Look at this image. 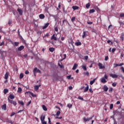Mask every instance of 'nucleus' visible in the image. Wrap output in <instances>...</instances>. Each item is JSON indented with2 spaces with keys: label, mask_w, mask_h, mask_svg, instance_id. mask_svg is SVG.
Listing matches in <instances>:
<instances>
[{
  "label": "nucleus",
  "mask_w": 124,
  "mask_h": 124,
  "mask_svg": "<svg viewBox=\"0 0 124 124\" xmlns=\"http://www.w3.org/2000/svg\"><path fill=\"white\" fill-rule=\"evenodd\" d=\"M36 72L37 73H40L41 74V71L39 70V69H37V67H35L33 70V75L35 76V77L36 76Z\"/></svg>",
  "instance_id": "f257e3e1"
},
{
  "label": "nucleus",
  "mask_w": 124,
  "mask_h": 124,
  "mask_svg": "<svg viewBox=\"0 0 124 124\" xmlns=\"http://www.w3.org/2000/svg\"><path fill=\"white\" fill-rule=\"evenodd\" d=\"M42 124H47V121H45V115H42L40 117Z\"/></svg>",
  "instance_id": "f03ea898"
},
{
  "label": "nucleus",
  "mask_w": 124,
  "mask_h": 124,
  "mask_svg": "<svg viewBox=\"0 0 124 124\" xmlns=\"http://www.w3.org/2000/svg\"><path fill=\"white\" fill-rule=\"evenodd\" d=\"M8 101L9 102V103H11V104H13L14 106H16L17 105V102L15 100H12L9 99V98H8Z\"/></svg>",
  "instance_id": "7ed1b4c3"
},
{
  "label": "nucleus",
  "mask_w": 124,
  "mask_h": 124,
  "mask_svg": "<svg viewBox=\"0 0 124 124\" xmlns=\"http://www.w3.org/2000/svg\"><path fill=\"white\" fill-rule=\"evenodd\" d=\"M89 34V32L88 31H84L82 35V38H85L86 36H88Z\"/></svg>",
  "instance_id": "20e7f679"
},
{
  "label": "nucleus",
  "mask_w": 124,
  "mask_h": 124,
  "mask_svg": "<svg viewBox=\"0 0 124 124\" xmlns=\"http://www.w3.org/2000/svg\"><path fill=\"white\" fill-rule=\"evenodd\" d=\"M93 117L94 116L93 115L92 117L88 118L87 119H86L85 117H83V120L84 122H89V121H91V120H92L93 118Z\"/></svg>",
  "instance_id": "39448f33"
},
{
  "label": "nucleus",
  "mask_w": 124,
  "mask_h": 124,
  "mask_svg": "<svg viewBox=\"0 0 124 124\" xmlns=\"http://www.w3.org/2000/svg\"><path fill=\"white\" fill-rule=\"evenodd\" d=\"M114 68H116L117 66H123L124 65V63H121L120 64L114 63L113 64Z\"/></svg>",
  "instance_id": "423d86ee"
},
{
  "label": "nucleus",
  "mask_w": 124,
  "mask_h": 124,
  "mask_svg": "<svg viewBox=\"0 0 124 124\" xmlns=\"http://www.w3.org/2000/svg\"><path fill=\"white\" fill-rule=\"evenodd\" d=\"M98 65L100 69H103V68H105V66L103 65L101 63H98Z\"/></svg>",
  "instance_id": "0eeeda50"
},
{
  "label": "nucleus",
  "mask_w": 124,
  "mask_h": 124,
  "mask_svg": "<svg viewBox=\"0 0 124 124\" xmlns=\"http://www.w3.org/2000/svg\"><path fill=\"white\" fill-rule=\"evenodd\" d=\"M24 49H25V46H21L19 47H17V50L19 51H23Z\"/></svg>",
  "instance_id": "6e6552de"
},
{
  "label": "nucleus",
  "mask_w": 124,
  "mask_h": 124,
  "mask_svg": "<svg viewBox=\"0 0 124 124\" xmlns=\"http://www.w3.org/2000/svg\"><path fill=\"white\" fill-rule=\"evenodd\" d=\"M17 12H18L19 15H23V10L20 8H18L17 9Z\"/></svg>",
  "instance_id": "1a4fd4ad"
},
{
  "label": "nucleus",
  "mask_w": 124,
  "mask_h": 124,
  "mask_svg": "<svg viewBox=\"0 0 124 124\" xmlns=\"http://www.w3.org/2000/svg\"><path fill=\"white\" fill-rule=\"evenodd\" d=\"M9 76V73L8 72H6L4 75V79L5 80H7L8 79V77Z\"/></svg>",
  "instance_id": "9d476101"
},
{
  "label": "nucleus",
  "mask_w": 124,
  "mask_h": 124,
  "mask_svg": "<svg viewBox=\"0 0 124 124\" xmlns=\"http://www.w3.org/2000/svg\"><path fill=\"white\" fill-rule=\"evenodd\" d=\"M103 90L104 92H107L108 90V87L107 85H104L103 87Z\"/></svg>",
  "instance_id": "9b49d317"
},
{
  "label": "nucleus",
  "mask_w": 124,
  "mask_h": 124,
  "mask_svg": "<svg viewBox=\"0 0 124 124\" xmlns=\"http://www.w3.org/2000/svg\"><path fill=\"white\" fill-rule=\"evenodd\" d=\"M109 76L110 77H112V78H118V75H116V74H109Z\"/></svg>",
  "instance_id": "f8f14e48"
},
{
  "label": "nucleus",
  "mask_w": 124,
  "mask_h": 124,
  "mask_svg": "<svg viewBox=\"0 0 124 124\" xmlns=\"http://www.w3.org/2000/svg\"><path fill=\"white\" fill-rule=\"evenodd\" d=\"M55 35H55V34H54L51 36V40H55V41L57 40V37L55 36Z\"/></svg>",
  "instance_id": "ddd939ff"
},
{
  "label": "nucleus",
  "mask_w": 124,
  "mask_h": 124,
  "mask_svg": "<svg viewBox=\"0 0 124 124\" xmlns=\"http://www.w3.org/2000/svg\"><path fill=\"white\" fill-rule=\"evenodd\" d=\"M41 84L34 86L35 91H38V89H39V87H41Z\"/></svg>",
  "instance_id": "4468645a"
},
{
  "label": "nucleus",
  "mask_w": 124,
  "mask_h": 124,
  "mask_svg": "<svg viewBox=\"0 0 124 124\" xmlns=\"http://www.w3.org/2000/svg\"><path fill=\"white\" fill-rule=\"evenodd\" d=\"M85 86H86V87L84 89V93H86V92L89 91V85H88L87 84H85Z\"/></svg>",
  "instance_id": "2eb2a0df"
},
{
  "label": "nucleus",
  "mask_w": 124,
  "mask_h": 124,
  "mask_svg": "<svg viewBox=\"0 0 124 124\" xmlns=\"http://www.w3.org/2000/svg\"><path fill=\"white\" fill-rule=\"evenodd\" d=\"M49 23H46L45 24L44 26L43 27L42 29L45 30L46 28H47L49 26Z\"/></svg>",
  "instance_id": "dca6fc26"
},
{
  "label": "nucleus",
  "mask_w": 124,
  "mask_h": 124,
  "mask_svg": "<svg viewBox=\"0 0 124 124\" xmlns=\"http://www.w3.org/2000/svg\"><path fill=\"white\" fill-rule=\"evenodd\" d=\"M26 93H28L29 94H31V96H32L33 97H35L36 95L33 94V93L31 92H26Z\"/></svg>",
  "instance_id": "f3484780"
},
{
  "label": "nucleus",
  "mask_w": 124,
  "mask_h": 124,
  "mask_svg": "<svg viewBox=\"0 0 124 124\" xmlns=\"http://www.w3.org/2000/svg\"><path fill=\"white\" fill-rule=\"evenodd\" d=\"M78 66V64L75 63L73 67L72 70H75V69H76L77 68Z\"/></svg>",
  "instance_id": "a211bd4d"
},
{
  "label": "nucleus",
  "mask_w": 124,
  "mask_h": 124,
  "mask_svg": "<svg viewBox=\"0 0 124 124\" xmlns=\"http://www.w3.org/2000/svg\"><path fill=\"white\" fill-rule=\"evenodd\" d=\"M39 17L40 19H44V18H45V16H44V15H43V14H40L39 16Z\"/></svg>",
  "instance_id": "6ab92c4d"
},
{
  "label": "nucleus",
  "mask_w": 124,
  "mask_h": 124,
  "mask_svg": "<svg viewBox=\"0 0 124 124\" xmlns=\"http://www.w3.org/2000/svg\"><path fill=\"white\" fill-rule=\"evenodd\" d=\"M72 8L74 10H77V9H79V7L77 6H73Z\"/></svg>",
  "instance_id": "aec40b11"
},
{
  "label": "nucleus",
  "mask_w": 124,
  "mask_h": 124,
  "mask_svg": "<svg viewBox=\"0 0 124 124\" xmlns=\"http://www.w3.org/2000/svg\"><path fill=\"white\" fill-rule=\"evenodd\" d=\"M75 45H76V46H80V45H82V43L81 42H76Z\"/></svg>",
  "instance_id": "412c9836"
},
{
  "label": "nucleus",
  "mask_w": 124,
  "mask_h": 124,
  "mask_svg": "<svg viewBox=\"0 0 124 124\" xmlns=\"http://www.w3.org/2000/svg\"><path fill=\"white\" fill-rule=\"evenodd\" d=\"M2 110H4V111L6 110V104H4L2 106Z\"/></svg>",
  "instance_id": "4be33fe9"
},
{
  "label": "nucleus",
  "mask_w": 124,
  "mask_h": 124,
  "mask_svg": "<svg viewBox=\"0 0 124 124\" xmlns=\"http://www.w3.org/2000/svg\"><path fill=\"white\" fill-rule=\"evenodd\" d=\"M101 82L102 83H107V81H106V79H105L104 78H101Z\"/></svg>",
  "instance_id": "5701e85b"
},
{
  "label": "nucleus",
  "mask_w": 124,
  "mask_h": 124,
  "mask_svg": "<svg viewBox=\"0 0 124 124\" xmlns=\"http://www.w3.org/2000/svg\"><path fill=\"white\" fill-rule=\"evenodd\" d=\"M124 33H122L121 35L120 38L122 41H124Z\"/></svg>",
  "instance_id": "b1692460"
},
{
  "label": "nucleus",
  "mask_w": 124,
  "mask_h": 124,
  "mask_svg": "<svg viewBox=\"0 0 124 124\" xmlns=\"http://www.w3.org/2000/svg\"><path fill=\"white\" fill-rule=\"evenodd\" d=\"M49 51H50V52H51L52 53H53V52L55 51V48L50 47L49 48Z\"/></svg>",
  "instance_id": "393cba45"
},
{
  "label": "nucleus",
  "mask_w": 124,
  "mask_h": 124,
  "mask_svg": "<svg viewBox=\"0 0 124 124\" xmlns=\"http://www.w3.org/2000/svg\"><path fill=\"white\" fill-rule=\"evenodd\" d=\"M9 98H10V99H14L15 98V96L14 95H12V94H10L9 96Z\"/></svg>",
  "instance_id": "a878e982"
},
{
  "label": "nucleus",
  "mask_w": 124,
  "mask_h": 124,
  "mask_svg": "<svg viewBox=\"0 0 124 124\" xmlns=\"http://www.w3.org/2000/svg\"><path fill=\"white\" fill-rule=\"evenodd\" d=\"M24 78V74L21 73L19 75V79H23Z\"/></svg>",
  "instance_id": "bb28decb"
},
{
  "label": "nucleus",
  "mask_w": 124,
  "mask_h": 124,
  "mask_svg": "<svg viewBox=\"0 0 124 124\" xmlns=\"http://www.w3.org/2000/svg\"><path fill=\"white\" fill-rule=\"evenodd\" d=\"M81 67L83 70L87 71V67L85 65H82Z\"/></svg>",
  "instance_id": "cd10ccee"
},
{
  "label": "nucleus",
  "mask_w": 124,
  "mask_h": 124,
  "mask_svg": "<svg viewBox=\"0 0 124 124\" xmlns=\"http://www.w3.org/2000/svg\"><path fill=\"white\" fill-rule=\"evenodd\" d=\"M42 108L44 111H47V108H46V106H45V105H42Z\"/></svg>",
  "instance_id": "c85d7f7f"
},
{
  "label": "nucleus",
  "mask_w": 124,
  "mask_h": 124,
  "mask_svg": "<svg viewBox=\"0 0 124 124\" xmlns=\"http://www.w3.org/2000/svg\"><path fill=\"white\" fill-rule=\"evenodd\" d=\"M18 102L19 104H20V105H22V106H24V102H23V101H18Z\"/></svg>",
  "instance_id": "c756f323"
},
{
  "label": "nucleus",
  "mask_w": 124,
  "mask_h": 124,
  "mask_svg": "<svg viewBox=\"0 0 124 124\" xmlns=\"http://www.w3.org/2000/svg\"><path fill=\"white\" fill-rule=\"evenodd\" d=\"M76 19V17H75V16L72 17L71 21L72 22V23H74V22H75Z\"/></svg>",
  "instance_id": "7c9ffc66"
},
{
  "label": "nucleus",
  "mask_w": 124,
  "mask_h": 124,
  "mask_svg": "<svg viewBox=\"0 0 124 124\" xmlns=\"http://www.w3.org/2000/svg\"><path fill=\"white\" fill-rule=\"evenodd\" d=\"M8 93V89H4V94H6V93Z\"/></svg>",
  "instance_id": "2f4dec72"
},
{
  "label": "nucleus",
  "mask_w": 124,
  "mask_h": 124,
  "mask_svg": "<svg viewBox=\"0 0 124 124\" xmlns=\"http://www.w3.org/2000/svg\"><path fill=\"white\" fill-rule=\"evenodd\" d=\"M113 114L114 115H118V114H119L118 110H114V111H113Z\"/></svg>",
  "instance_id": "473e14b6"
},
{
  "label": "nucleus",
  "mask_w": 124,
  "mask_h": 124,
  "mask_svg": "<svg viewBox=\"0 0 124 124\" xmlns=\"http://www.w3.org/2000/svg\"><path fill=\"white\" fill-rule=\"evenodd\" d=\"M21 92H22V88L18 87V90H17V93H21Z\"/></svg>",
  "instance_id": "72a5a7b5"
},
{
  "label": "nucleus",
  "mask_w": 124,
  "mask_h": 124,
  "mask_svg": "<svg viewBox=\"0 0 124 124\" xmlns=\"http://www.w3.org/2000/svg\"><path fill=\"white\" fill-rule=\"evenodd\" d=\"M94 9H93L89 11V13H94Z\"/></svg>",
  "instance_id": "f704fd0d"
},
{
  "label": "nucleus",
  "mask_w": 124,
  "mask_h": 124,
  "mask_svg": "<svg viewBox=\"0 0 124 124\" xmlns=\"http://www.w3.org/2000/svg\"><path fill=\"white\" fill-rule=\"evenodd\" d=\"M84 75H85L86 76H89V73L88 72H84L83 73Z\"/></svg>",
  "instance_id": "c9c22d12"
},
{
  "label": "nucleus",
  "mask_w": 124,
  "mask_h": 124,
  "mask_svg": "<svg viewBox=\"0 0 124 124\" xmlns=\"http://www.w3.org/2000/svg\"><path fill=\"white\" fill-rule=\"evenodd\" d=\"M94 82H95V79H94L93 80L90 81V85H93Z\"/></svg>",
  "instance_id": "e433bc0d"
},
{
  "label": "nucleus",
  "mask_w": 124,
  "mask_h": 124,
  "mask_svg": "<svg viewBox=\"0 0 124 124\" xmlns=\"http://www.w3.org/2000/svg\"><path fill=\"white\" fill-rule=\"evenodd\" d=\"M90 6H91V4H90V3L86 4V8H89V7H90Z\"/></svg>",
  "instance_id": "4c0bfd02"
},
{
  "label": "nucleus",
  "mask_w": 124,
  "mask_h": 124,
  "mask_svg": "<svg viewBox=\"0 0 124 124\" xmlns=\"http://www.w3.org/2000/svg\"><path fill=\"white\" fill-rule=\"evenodd\" d=\"M120 17H121V18L124 17V13H121L120 14Z\"/></svg>",
  "instance_id": "58836bf2"
},
{
  "label": "nucleus",
  "mask_w": 124,
  "mask_h": 124,
  "mask_svg": "<svg viewBox=\"0 0 124 124\" xmlns=\"http://www.w3.org/2000/svg\"><path fill=\"white\" fill-rule=\"evenodd\" d=\"M107 43H108V44H110H110L112 45V44H113V42H112L110 40H108L107 41Z\"/></svg>",
  "instance_id": "ea45409f"
},
{
  "label": "nucleus",
  "mask_w": 124,
  "mask_h": 124,
  "mask_svg": "<svg viewBox=\"0 0 124 124\" xmlns=\"http://www.w3.org/2000/svg\"><path fill=\"white\" fill-rule=\"evenodd\" d=\"M113 107H114V105H113V104H111L110 105V110H111V109H113Z\"/></svg>",
  "instance_id": "a19ab883"
},
{
  "label": "nucleus",
  "mask_w": 124,
  "mask_h": 124,
  "mask_svg": "<svg viewBox=\"0 0 124 124\" xmlns=\"http://www.w3.org/2000/svg\"><path fill=\"white\" fill-rule=\"evenodd\" d=\"M109 93H112L113 92V88H110L108 90Z\"/></svg>",
  "instance_id": "79ce46f5"
},
{
  "label": "nucleus",
  "mask_w": 124,
  "mask_h": 124,
  "mask_svg": "<svg viewBox=\"0 0 124 124\" xmlns=\"http://www.w3.org/2000/svg\"><path fill=\"white\" fill-rule=\"evenodd\" d=\"M61 114V111H58L57 112V113H56V115H57V116H60V114Z\"/></svg>",
  "instance_id": "37998d69"
},
{
  "label": "nucleus",
  "mask_w": 124,
  "mask_h": 124,
  "mask_svg": "<svg viewBox=\"0 0 124 124\" xmlns=\"http://www.w3.org/2000/svg\"><path fill=\"white\" fill-rule=\"evenodd\" d=\"M112 86L113 87H116L117 86V83L114 82L112 84Z\"/></svg>",
  "instance_id": "c03bdc74"
},
{
  "label": "nucleus",
  "mask_w": 124,
  "mask_h": 124,
  "mask_svg": "<svg viewBox=\"0 0 124 124\" xmlns=\"http://www.w3.org/2000/svg\"><path fill=\"white\" fill-rule=\"evenodd\" d=\"M67 107H68V108H71L72 107V105H71L70 104H68L67 105Z\"/></svg>",
  "instance_id": "a18cd8bd"
},
{
  "label": "nucleus",
  "mask_w": 124,
  "mask_h": 124,
  "mask_svg": "<svg viewBox=\"0 0 124 124\" xmlns=\"http://www.w3.org/2000/svg\"><path fill=\"white\" fill-rule=\"evenodd\" d=\"M22 41V43H24V44L26 45L27 43L26 42V40H25V39H23L22 40H21Z\"/></svg>",
  "instance_id": "49530a36"
},
{
  "label": "nucleus",
  "mask_w": 124,
  "mask_h": 124,
  "mask_svg": "<svg viewBox=\"0 0 124 124\" xmlns=\"http://www.w3.org/2000/svg\"><path fill=\"white\" fill-rule=\"evenodd\" d=\"M18 45H19V42H15V46H18Z\"/></svg>",
  "instance_id": "de8ad7c7"
},
{
  "label": "nucleus",
  "mask_w": 124,
  "mask_h": 124,
  "mask_svg": "<svg viewBox=\"0 0 124 124\" xmlns=\"http://www.w3.org/2000/svg\"><path fill=\"white\" fill-rule=\"evenodd\" d=\"M119 24H120V26H124V22H123L122 21H120Z\"/></svg>",
  "instance_id": "09e8293b"
},
{
  "label": "nucleus",
  "mask_w": 124,
  "mask_h": 124,
  "mask_svg": "<svg viewBox=\"0 0 124 124\" xmlns=\"http://www.w3.org/2000/svg\"><path fill=\"white\" fill-rule=\"evenodd\" d=\"M16 114V113L15 112H12L10 115V117H13V116H14V115H15Z\"/></svg>",
  "instance_id": "8fccbe9b"
},
{
  "label": "nucleus",
  "mask_w": 124,
  "mask_h": 124,
  "mask_svg": "<svg viewBox=\"0 0 124 124\" xmlns=\"http://www.w3.org/2000/svg\"><path fill=\"white\" fill-rule=\"evenodd\" d=\"M2 45H4V41H2L1 43H0V46H2Z\"/></svg>",
  "instance_id": "3c124183"
},
{
  "label": "nucleus",
  "mask_w": 124,
  "mask_h": 124,
  "mask_svg": "<svg viewBox=\"0 0 124 124\" xmlns=\"http://www.w3.org/2000/svg\"><path fill=\"white\" fill-rule=\"evenodd\" d=\"M54 30L55 31H59V29H58V27H55Z\"/></svg>",
  "instance_id": "603ef678"
},
{
  "label": "nucleus",
  "mask_w": 124,
  "mask_h": 124,
  "mask_svg": "<svg viewBox=\"0 0 124 124\" xmlns=\"http://www.w3.org/2000/svg\"><path fill=\"white\" fill-rule=\"evenodd\" d=\"M89 92H90V93H93V89H92V88L89 89Z\"/></svg>",
  "instance_id": "864d4df0"
},
{
  "label": "nucleus",
  "mask_w": 124,
  "mask_h": 124,
  "mask_svg": "<svg viewBox=\"0 0 124 124\" xmlns=\"http://www.w3.org/2000/svg\"><path fill=\"white\" fill-rule=\"evenodd\" d=\"M78 99H80V100H84V98H83L82 97L79 96H78Z\"/></svg>",
  "instance_id": "5fc2aeb1"
},
{
  "label": "nucleus",
  "mask_w": 124,
  "mask_h": 124,
  "mask_svg": "<svg viewBox=\"0 0 124 124\" xmlns=\"http://www.w3.org/2000/svg\"><path fill=\"white\" fill-rule=\"evenodd\" d=\"M84 59H85V60H86V61L88 60V59H89V56H84Z\"/></svg>",
  "instance_id": "6e6d98bb"
},
{
  "label": "nucleus",
  "mask_w": 124,
  "mask_h": 124,
  "mask_svg": "<svg viewBox=\"0 0 124 124\" xmlns=\"http://www.w3.org/2000/svg\"><path fill=\"white\" fill-rule=\"evenodd\" d=\"M58 65H59V66H60V67H61V68H63V65H61V64H60V63H58Z\"/></svg>",
  "instance_id": "4d7b16f0"
},
{
  "label": "nucleus",
  "mask_w": 124,
  "mask_h": 124,
  "mask_svg": "<svg viewBox=\"0 0 124 124\" xmlns=\"http://www.w3.org/2000/svg\"><path fill=\"white\" fill-rule=\"evenodd\" d=\"M65 58H66V54H64V58L61 60V61H63V60H65Z\"/></svg>",
  "instance_id": "13d9d810"
},
{
  "label": "nucleus",
  "mask_w": 124,
  "mask_h": 124,
  "mask_svg": "<svg viewBox=\"0 0 124 124\" xmlns=\"http://www.w3.org/2000/svg\"><path fill=\"white\" fill-rule=\"evenodd\" d=\"M108 59H109V57L108 56H106L105 58V61H108Z\"/></svg>",
  "instance_id": "bf43d9fd"
},
{
  "label": "nucleus",
  "mask_w": 124,
  "mask_h": 124,
  "mask_svg": "<svg viewBox=\"0 0 124 124\" xmlns=\"http://www.w3.org/2000/svg\"><path fill=\"white\" fill-rule=\"evenodd\" d=\"M104 78L106 79V80H107V79H108V77L107 76V75H105Z\"/></svg>",
  "instance_id": "052dcab7"
},
{
  "label": "nucleus",
  "mask_w": 124,
  "mask_h": 124,
  "mask_svg": "<svg viewBox=\"0 0 124 124\" xmlns=\"http://www.w3.org/2000/svg\"><path fill=\"white\" fill-rule=\"evenodd\" d=\"M31 103V101L28 102V104H27V106H29Z\"/></svg>",
  "instance_id": "680f3d73"
},
{
  "label": "nucleus",
  "mask_w": 124,
  "mask_h": 124,
  "mask_svg": "<svg viewBox=\"0 0 124 124\" xmlns=\"http://www.w3.org/2000/svg\"><path fill=\"white\" fill-rule=\"evenodd\" d=\"M73 88L72 87V86H70L69 87V90L70 91H71V90H73Z\"/></svg>",
  "instance_id": "e2e57ef3"
},
{
  "label": "nucleus",
  "mask_w": 124,
  "mask_h": 124,
  "mask_svg": "<svg viewBox=\"0 0 124 124\" xmlns=\"http://www.w3.org/2000/svg\"><path fill=\"white\" fill-rule=\"evenodd\" d=\"M87 24H88V25H92L93 22H91V21L87 22Z\"/></svg>",
  "instance_id": "0e129e2a"
},
{
  "label": "nucleus",
  "mask_w": 124,
  "mask_h": 124,
  "mask_svg": "<svg viewBox=\"0 0 124 124\" xmlns=\"http://www.w3.org/2000/svg\"><path fill=\"white\" fill-rule=\"evenodd\" d=\"M70 78H71V75H69V76H67V78L69 79H70Z\"/></svg>",
  "instance_id": "69168bd1"
},
{
  "label": "nucleus",
  "mask_w": 124,
  "mask_h": 124,
  "mask_svg": "<svg viewBox=\"0 0 124 124\" xmlns=\"http://www.w3.org/2000/svg\"><path fill=\"white\" fill-rule=\"evenodd\" d=\"M116 51V48H112L111 51L114 53Z\"/></svg>",
  "instance_id": "338daca9"
},
{
  "label": "nucleus",
  "mask_w": 124,
  "mask_h": 124,
  "mask_svg": "<svg viewBox=\"0 0 124 124\" xmlns=\"http://www.w3.org/2000/svg\"><path fill=\"white\" fill-rule=\"evenodd\" d=\"M30 73V72L29 71L27 70L25 71V74H29Z\"/></svg>",
  "instance_id": "774afa93"
}]
</instances>
